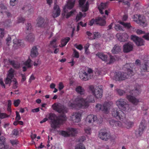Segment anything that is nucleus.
<instances>
[{
    "label": "nucleus",
    "mask_w": 149,
    "mask_h": 149,
    "mask_svg": "<svg viewBox=\"0 0 149 149\" xmlns=\"http://www.w3.org/2000/svg\"><path fill=\"white\" fill-rule=\"evenodd\" d=\"M112 116L117 119L120 120H123L125 118V113L120 110L117 109H113L111 111Z\"/></svg>",
    "instance_id": "obj_4"
},
{
    "label": "nucleus",
    "mask_w": 149,
    "mask_h": 149,
    "mask_svg": "<svg viewBox=\"0 0 149 149\" xmlns=\"http://www.w3.org/2000/svg\"><path fill=\"white\" fill-rule=\"evenodd\" d=\"M134 64L131 63H127L124 65L123 69L127 72V74L130 76L134 75L133 71V66Z\"/></svg>",
    "instance_id": "obj_9"
},
{
    "label": "nucleus",
    "mask_w": 149,
    "mask_h": 149,
    "mask_svg": "<svg viewBox=\"0 0 149 149\" xmlns=\"http://www.w3.org/2000/svg\"><path fill=\"white\" fill-rule=\"evenodd\" d=\"M95 23L96 24H98L101 26L105 25L106 22L105 19L103 18L98 17L95 19Z\"/></svg>",
    "instance_id": "obj_18"
},
{
    "label": "nucleus",
    "mask_w": 149,
    "mask_h": 149,
    "mask_svg": "<svg viewBox=\"0 0 149 149\" xmlns=\"http://www.w3.org/2000/svg\"><path fill=\"white\" fill-rule=\"evenodd\" d=\"M74 1H70L67 5V8L69 9H72L74 6Z\"/></svg>",
    "instance_id": "obj_39"
},
{
    "label": "nucleus",
    "mask_w": 149,
    "mask_h": 149,
    "mask_svg": "<svg viewBox=\"0 0 149 149\" xmlns=\"http://www.w3.org/2000/svg\"><path fill=\"white\" fill-rule=\"evenodd\" d=\"M25 19L24 18L22 17H19L17 21V23H19L21 22L24 23Z\"/></svg>",
    "instance_id": "obj_47"
},
{
    "label": "nucleus",
    "mask_w": 149,
    "mask_h": 149,
    "mask_svg": "<svg viewBox=\"0 0 149 149\" xmlns=\"http://www.w3.org/2000/svg\"><path fill=\"white\" fill-rule=\"evenodd\" d=\"M18 2V0H10V4L12 6H15Z\"/></svg>",
    "instance_id": "obj_44"
},
{
    "label": "nucleus",
    "mask_w": 149,
    "mask_h": 149,
    "mask_svg": "<svg viewBox=\"0 0 149 149\" xmlns=\"http://www.w3.org/2000/svg\"><path fill=\"white\" fill-rule=\"evenodd\" d=\"M92 77V76H91L90 75L88 76V73L86 72H84L83 74L80 76V78L82 80L86 81L89 80V79H91Z\"/></svg>",
    "instance_id": "obj_26"
},
{
    "label": "nucleus",
    "mask_w": 149,
    "mask_h": 149,
    "mask_svg": "<svg viewBox=\"0 0 149 149\" xmlns=\"http://www.w3.org/2000/svg\"><path fill=\"white\" fill-rule=\"evenodd\" d=\"M123 122V123L125 124V127L127 128H129L132 127L133 125V123L129 120H126L125 119V118L123 120H121Z\"/></svg>",
    "instance_id": "obj_28"
},
{
    "label": "nucleus",
    "mask_w": 149,
    "mask_h": 149,
    "mask_svg": "<svg viewBox=\"0 0 149 149\" xmlns=\"http://www.w3.org/2000/svg\"><path fill=\"white\" fill-rule=\"evenodd\" d=\"M109 2H107L106 3H101L100 6L98 7V8H100L102 9H105L107 7Z\"/></svg>",
    "instance_id": "obj_37"
},
{
    "label": "nucleus",
    "mask_w": 149,
    "mask_h": 149,
    "mask_svg": "<svg viewBox=\"0 0 149 149\" xmlns=\"http://www.w3.org/2000/svg\"><path fill=\"white\" fill-rule=\"evenodd\" d=\"M0 30L1 32V34L0 38H1L2 39L4 36V29L3 28H0Z\"/></svg>",
    "instance_id": "obj_52"
},
{
    "label": "nucleus",
    "mask_w": 149,
    "mask_h": 149,
    "mask_svg": "<svg viewBox=\"0 0 149 149\" xmlns=\"http://www.w3.org/2000/svg\"><path fill=\"white\" fill-rule=\"evenodd\" d=\"M115 61V59L114 57L111 56H110V60L109 62V64H111L114 62Z\"/></svg>",
    "instance_id": "obj_62"
},
{
    "label": "nucleus",
    "mask_w": 149,
    "mask_h": 149,
    "mask_svg": "<svg viewBox=\"0 0 149 149\" xmlns=\"http://www.w3.org/2000/svg\"><path fill=\"white\" fill-rule=\"evenodd\" d=\"M6 44L8 46L10 45V43L11 42V38L10 37H8L6 39Z\"/></svg>",
    "instance_id": "obj_54"
},
{
    "label": "nucleus",
    "mask_w": 149,
    "mask_h": 149,
    "mask_svg": "<svg viewBox=\"0 0 149 149\" xmlns=\"http://www.w3.org/2000/svg\"><path fill=\"white\" fill-rule=\"evenodd\" d=\"M133 49V44L129 42L125 43L123 46V51L124 53H128L132 51Z\"/></svg>",
    "instance_id": "obj_12"
},
{
    "label": "nucleus",
    "mask_w": 149,
    "mask_h": 149,
    "mask_svg": "<svg viewBox=\"0 0 149 149\" xmlns=\"http://www.w3.org/2000/svg\"><path fill=\"white\" fill-rule=\"evenodd\" d=\"M94 36L93 39H95L97 38H98L100 36V33L98 32H95L94 33Z\"/></svg>",
    "instance_id": "obj_58"
},
{
    "label": "nucleus",
    "mask_w": 149,
    "mask_h": 149,
    "mask_svg": "<svg viewBox=\"0 0 149 149\" xmlns=\"http://www.w3.org/2000/svg\"><path fill=\"white\" fill-rule=\"evenodd\" d=\"M99 137L101 139L106 141L109 139V136L107 132L101 130L99 132Z\"/></svg>",
    "instance_id": "obj_17"
},
{
    "label": "nucleus",
    "mask_w": 149,
    "mask_h": 149,
    "mask_svg": "<svg viewBox=\"0 0 149 149\" xmlns=\"http://www.w3.org/2000/svg\"><path fill=\"white\" fill-rule=\"evenodd\" d=\"M70 40V38L69 37H67L63 40L61 41V47H63Z\"/></svg>",
    "instance_id": "obj_36"
},
{
    "label": "nucleus",
    "mask_w": 149,
    "mask_h": 149,
    "mask_svg": "<svg viewBox=\"0 0 149 149\" xmlns=\"http://www.w3.org/2000/svg\"><path fill=\"white\" fill-rule=\"evenodd\" d=\"M75 149H86L85 146L82 143H79L78 145H77Z\"/></svg>",
    "instance_id": "obj_41"
},
{
    "label": "nucleus",
    "mask_w": 149,
    "mask_h": 149,
    "mask_svg": "<svg viewBox=\"0 0 149 149\" xmlns=\"http://www.w3.org/2000/svg\"><path fill=\"white\" fill-rule=\"evenodd\" d=\"M109 104L108 103H104L102 106V110L105 113H107L109 112Z\"/></svg>",
    "instance_id": "obj_29"
},
{
    "label": "nucleus",
    "mask_w": 149,
    "mask_h": 149,
    "mask_svg": "<svg viewBox=\"0 0 149 149\" xmlns=\"http://www.w3.org/2000/svg\"><path fill=\"white\" fill-rule=\"evenodd\" d=\"M81 115L79 113H75V114L72 115L71 117L72 121L74 123H78L80 121Z\"/></svg>",
    "instance_id": "obj_24"
},
{
    "label": "nucleus",
    "mask_w": 149,
    "mask_h": 149,
    "mask_svg": "<svg viewBox=\"0 0 149 149\" xmlns=\"http://www.w3.org/2000/svg\"><path fill=\"white\" fill-rule=\"evenodd\" d=\"M52 107L54 110L61 113L57 117L54 113H50L49 114L48 118L51 120V127L55 129L58 127L59 124L66 120V116L65 113L68 112V109L63 105L58 102L54 103L52 105Z\"/></svg>",
    "instance_id": "obj_1"
},
{
    "label": "nucleus",
    "mask_w": 149,
    "mask_h": 149,
    "mask_svg": "<svg viewBox=\"0 0 149 149\" xmlns=\"http://www.w3.org/2000/svg\"><path fill=\"white\" fill-rule=\"evenodd\" d=\"M98 88H94V86L92 85L89 87V88L93 93V94L97 98H101L102 96V91H100L98 89Z\"/></svg>",
    "instance_id": "obj_8"
},
{
    "label": "nucleus",
    "mask_w": 149,
    "mask_h": 149,
    "mask_svg": "<svg viewBox=\"0 0 149 149\" xmlns=\"http://www.w3.org/2000/svg\"><path fill=\"white\" fill-rule=\"evenodd\" d=\"M74 56L76 58H78L79 57V55L78 52L75 49L74 50Z\"/></svg>",
    "instance_id": "obj_64"
},
{
    "label": "nucleus",
    "mask_w": 149,
    "mask_h": 149,
    "mask_svg": "<svg viewBox=\"0 0 149 149\" xmlns=\"http://www.w3.org/2000/svg\"><path fill=\"white\" fill-rule=\"evenodd\" d=\"M138 23L143 27L146 26L147 25V23L144 17H141L139 16Z\"/></svg>",
    "instance_id": "obj_20"
},
{
    "label": "nucleus",
    "mask_w": 149,
    "mask_h": 149,
    "mask_svg": "<svg viewBox=\"0 0 149 149\" xmlns=\"http://www.w3.org/2000/svg\"><path fill=\"white\" fill-rule=\"evenodd\" d=\"M114 28L117 31L121 30L123 31H124V30L122 28V26L118 24H115Z\"/></svg>",
    "instance_id": "obj_45"
},
{
    "label": "nucleus",
    "mask_w": 149,
    "mask_h": 149,
    "mask_svg": "<svg viewBox=\"0 0 149 149\" xmlns=\"http://www.w3.org/2000/svg\"><path fill=\"white\" fill-rule=\"evenodd\" d=\"M9 62L11 65H12L13 68L15 69H18L19 67V64L16 62L14 61H11L9 60Z\"/></svg>",
    "instance_id": "obj_34"
},
{
    "label": "nucleus",
    "mask_w": 149,
    "mask_h": 149,
    "mask_svg": "<svg viewBox=\"0 0 149 149\" xmlns=\"http://www.w3.org/2000/svg\"><path fill=\"white\" fill-rule=\"evenodd\" d=\"M78 133L77 130L72 128H69L68 129V131H62L61 132V134L65 137L75 136Z\"/></svg>",
    "instance_id": "obj_5"
},
{
    "label": "nucleus",
    "mask_w": 149,
    "mask_h": 149,
    "mask_svg": "<svg viewBox=\"0 0 149 149\" xmlns=\"http://www.w3.org/2000/svg\"><path fill=\"white\" fill-rule=\"evenodd\" d=\"M4 13L6 15L8 18H10L12 17V15L10 12L8 11H5Z\"/></svg>",
    "instance_id": "obj_60"
},
{
    "label": "nucleus",
    "mask_w": 149,
    "mask_h": 149,
    "mask_svg": "<svg viewBox=\"0 0 149 149\" xmlns=\"http://www.w3.org/2000/svg\"><path fill=\"white\" fill-rule=\"evenodd\" d=\"M15 112L16 113V117L15 118V120L16 121H19L21 119L20 115L18 111H16Z\"/></svg>",
    "instance_id": "obj_50"
},
{
    "label": "nucleus",
    "mask_w": 149,
    "mask_h": 149,
    "mask_svg": "<svg viewBox=\"0 0 149 149\" xmlns=\"http://www.w3.org/2000/svg\"><path fill=\"white\" fill-rule=\"evenodd\" d=\"M74 46L77 49L80 50H81L83 49V47L81 45H78L77 44H75Z\"/></svg>",
    "instance_id": "obj_63"
},
{
    "label": "nucleus",
    "mask_w": 149,
    "mask_h": 149,
    "mask_svg": "<svg viewBox=\"0 0 149 149\" xmlns=\"http://www.w3.org/2000/svg\"><path fill=\"white\" fill-rule=\"evenodd\" d=\"M117 36L118 40L121 42H124L126 41L128 38V36L126 33H123L121 36L117 35Z\"/></svg>",
    "instance_id": "obj_19"
},
{
    "label": "nucleus",
    "mask_w": 149,
    "mask_h": 149,
    "mask_svg": "<svg viewBox=\"0 0 149 149\" xmlns=\"http://www.w3.org/2000/svg\"><path fill=\"white\" fill-rule=\"evenodd\" d=\"M97 120V117L93 115H88L86 118V121L89 123H92Z\"/></svg>",
    "instance_id": "obj_22"
},
{
    "label": "nucleus",
    "mask_w": 149,
    "mask_h": 149,
    "mask_svg": "<svg viewBox=\"0 0 149 149\" xmlns=\"http://www.w3.org/2000/svg\"><path fill=\"white\" fill-rule=\"evenodd\" d=\"M31 60L29 58L24 63V64L28 68H29L31 67V65L30 64Z\"/></svg>",
    "instance_id": "obj_38"
},
{
    "label": "nucleus",
    "mask_w": 149,
    "mask_h": 149,
    "mask_svg": "<svg viewBox=\"0 0 149 149\" xmlns=\"http://www.w3.org/2000/svg\"><path fill=\"white\" fill-rule=\"evenodd\" d=\"M118 22L120 24L123 25L125 28H127V29H130L132 27L130 23H125L121 21H119Z\"/></svg>",
    "instance_id": "obj_35"
},
{
    "label": "nucleus",
    "mask_w": 149,
    "mask_h": 149,
    "mask_svg": "<svg viewBox=\"0 0 149 149\" xmlns=\"http://www.w3.org/2000/svg\"><path fill=\"white\" fill-rule=\"evenodd\" d=\"M83 16V15L82 13L80 12L79 14L77 15L76 18V19L77 20V22Z\"/></svg>",
    "instance_id": "obj_46"
},
{
    "label": "nucleus",
    "mask_w": 149,
    "mask_h": 149,
    "mask_svg": "<svg viewBox=\"0 0 149 149\" xmlns=\"http://www.w3.org/2000/svg\"><path fill=\"white\" fill-rule=\"evenodd\" d=\"M131 39L138 46H141L144 45L143 40V39L135 35H132Z\"/></svg>",
    "instance_id": "obj_13"
},
{
    "label": "nucleus",
    "mask_w": 149,
    "mask_h": 149,
    "mask_svg": "<svg viewBox=\"0 0 149 149\" xmlns=\"http://www.w3.org/2000/svg\"><path fill=\"white\" fill-rule=\"evenodd\" d=\"M8 117H9V116H7L6 113L0 112V118H1L3 119Z\"/></svg>",
    "instance_id": "obj_56"
},
{
    "label": "nucleus",
    "mask_w": 149,
    "mask_h": 149,
    "mask_svg": "<svg viewBox=\"0 0 149 149\" xmlns=\"http://www.w3.org/2000/svg\"><path fill=\"white\" fill-rule=\"evenodd\" d=\"M11 23L10 19H8L5 21L4 25L7 27H9L11 26Z\"/></svg>",
    "instance_id": "obj_42"
},
{
    "label": "nucleus",
    "mask_w": 149,
    "mask_h": 149,
    "mask_svg": "<svg viewBox=\"0 0 149 149\" xmlns=\"http://www.w3.org/2000/svg\"><path fill=\"white\" fill-rule=\"evenodd\" d=\"M5 83L6 84H9V86L10 85L12 81L11 79L9 78L8 77H6L4 80Z\"/></svg>",
    "instance_id": "obj_48"
},
{
    "label": "nucleus",
    "mask_w": 149,
    "mask_h": 149,
    "mask_svg": "<svg viewBox=\"0 0 149 149\" xmlns=\"http://www.w3.org/2000/svg\"><path fill=\"white\" fill-rule=\"evenodd\" d=\"M118 94L120 96L123 95L125 93L127 94V93H126L123 90L120 89H117L116 90Z\"/></svg>",
    "instance_id": "obj_40"
},
{
    "label": "nucleus",
    "mask_w": 149,
    "mask_h": 149,
    "mask_svg": "<svg viewBox=\"0 0 149 149\" xmlns=\"http://www.w3.org/2000/svg\"><path fill=\"white\" fill-rule=\"evenodd\" d=\"M5 138L3 136H1L0 138V149H7L8 148L7 145H5L4 142Z\"/></svg>",
    "instance_id": "obj_21"
},
{
    "label": "nucleus",
    "mask_w": 149,
    "mask_h": 149,
    "mask_svg": "<svg viewBox=\"0 0 149 149\" xmlns=\"http://www.w3.org/2000/svg\"><path fill=\"white\" fill-rule=\"evenodd\" d=\"M10 143L12 144V145L14 146L15 145H16L17 144H18V141L17 140H10Z\"/></svg>",
    "instance_id": "obj_61"
},
{
    "label": "nucleus",
    "mask_w": 149,
    "mask_h": 149,
    "mask_svg": "<svg viewBox=\"0 0 149 149\" xmlns=\"http://www.w3.org/2000/svg\"><path fill=\"white\" fill-rule=\"evenodd\" d=\"M21 40H17L16 38H15L13 40V43L14 44L13 46L14 47L16 48L17 47H19L20 46H21Z\"/></svg>",
    "instance_id": "obj_33"
},
{
    "label": "nucleus",
    "mask_w": 149,
    "mask_h": 149,
    "mask_svg": "<svg viewBox=\"0 0 149 149\" xmlns=\"http://www.w3.org/2000/svg\"><path fill=\"white\" fill-rule=\"evenodd\" d=\"M86 0H79V6L81 8L82 11L84 12L86 11L88 9V2H86V4L84 5Z\"/></svg>",
    "instance_id": "obj_14"
},
{
    "label": "nucleus",
    "mask_w": 149,
    "mask_h": 149,
    "mask_svg": "<svg viewBox=\"0 0 149 149\" xmlns=\"http://www.w3.org/2000/svg\"><path fill=\"white\" fill-rule=\"evenodd\" d=\"M116 104L119 109L123 111L126 110L127 103L124 99H118L116 102Z\"/></svg>",
    "instance_id": "obj_11"
},
{
    "label": "nucleus",
    "mask_w": 149,
    "mask_h": 149,
    "mask_svg": "<svg viewBox=\"0 0 149 149\" xmlns=\"http://www.w3.org/2000/svg\"><path fill=\"white\" fill-rule=\"evenodd\" d=\"M61 10L58 5L55 4L54 7L52 16L54 18L58 17L60 14Z\"/></svg>",
    "instance_id": "obj_16"
},
{
    "label": "nucleus",
    "mask_w": 149,
    "mask_h": 149,
    "mask_svg": "<svg viewBox=\"0 0 149 149\" xmlns=\"http://www.w3.org/2000/svg\"><path fill=\"white\" fill-rule=\"evenodd\" d=\"M37 25L38 27L45 28L46 26L48 23L47 19H45L41 17H39L38 18Z\"/></svg>",
    "instance_id": "obj_10"
},
{
    "label": "nucleus",
    "mask_w": 149,
    "mask_h": 149,
    "mask_svg": "<svg viewBox=\"0 0 149 149\" xmlns=\"http://www.w3.org/2000/svg\"><path fill=\"white\" fill-rule=\"evenodd\" d=\"M20 102V101L19 99H17V100H14V104L15 106L16 107H17L19 104Z\"/></svg>",
    "instance_id": "obj_55"
},
{
    "label": "nucleus",
    "mask_w": 149,
    "mask_h": 149,
    "mask_svg": "<svg viewBox=\"0 0 149 149\" xmlns=\"http://www.w3.org/2000/svg\"><path fill=\"white\" fill-rule=\"evenodd\" d=\"M129 77L126 72H118L116 73L114 79L116 81L123 80L128 78Z\"/></svg>",
    "instance_id": "obj_6"
},
{
    "label": "nucleus",
    "mask_w": 149,
    "mask_h": 149,
    "mask_svg": "<svg viewBox=\"0 0 149 149\" xmlns=\"http://www.w3.org/2000/svg\"><path fill=\"white\" fill-rule=\"evenodd\" d=\"M26 39L29 42H33L34 40V35L32 33L29 34L26 36Z\"/></svg>",
    "instance_id": "obj_32"
},
{
    "label": "nucleus",
    "mask_w": 149,
    "mask_h": 149,
    "mask_svg": "<svg viewBox=\"0 0 149 149\" xmlns=\"http://www.w3.org/2000/svg\"><path fill=\"white\" fill-rule=\"evenodd\" d=\"M13 81L14 82V84L13 85V88L14 89H16L17 87L18 83L15 79H14Z\"/></svg>",
    "instance_id": "obj_51"
},
{
    "label": "nucleus",
    "mask_w": 149,
    "mask_h": 149,
    "mask_svg": "<svg viewBox=\"0 0 149 149\" xmlns=\"http://www.w3.org/2000/svg\"><path fill=\"white\" fill-rule=\"evenodd\" d=\"M89 44L88 43H87L86 46H84V48L85 49V52L86 54H88L89 53V52L88 51V48L89 46Z\"/></svg>",
    "instance_id": "obj_53"
},
{
    "label": "nucleus",
    "mask_w": 149,
    "mask_h": 149,
    "mask_svg": "<svg viewBox=\"0 0 149 149\" xmlns=\"http://www.w3.org/2000/svg\"><path fill=\"white\" fill-rule=\"evenodd\" d=\"M75 91L77 93L81 95H84L86 93L85 89L81 86H77L75 88Z\"/></svg>",
    "instance_id": "obj_23"
},
{
    "label": "nucleus",
    "mask_w": 149,
    "mask_h": 149,
    "mask_svg": "<svg viewBox=\"0 0 149 149\" xmlns=\"http://www.w3.org/2000/svg\"><path fill=\"white\" fill-rule=\"evenodd\" d=\"M135 64L137 65H141L140 67L141 72H149V61H147L141 65L140 61L137 59L135 61Z\"/></svg>",
    "instance_id": "obj_7"
},
{
    "label": "nucleus",
    "mask_w": 149,
    "mask_h": 149,
    "mask_svg": "<svg viewBox=\"0 0 149 149\" xmlns=\"http://www.w3.org/2000/svg\"><path fill=\"white\" fill-rule=\"evenodd\" d=\"M96 55L102 61H104L105 62L107 61V55H104L102 53H98Z\"/></svg>",
    "instance_id": "obj_31"
},
{
    "label": "nucleus",
    "mask_w": 149,
    "mask_h": 149,
    "mask_svg": "<svg viewBox=\"0 0 149 149\" xmlns=\"http://www.w3.org/2000/svg\"><path fill=\"white\" fill-rule=\"evenodd\" d=\"M84 130L85 133L87 134H90L91 132V129L89 127L85 128Z\"/></svg>",
    "instance_id": "obj_57"
},
{
    "label": "nucleus",
    "mask_w": 149,
    "mask_h": 149,
    "mask_svg": "<svg viewBox=\"0 0 149 149\" xmlns=\"http://www.w3.org/2000/svg\"><path fill=\"white\" fill-rule=\"evenodd\" d=\"M75 11V10L71 11L69 13L67 14L66 18H68Z\"/></svg>",
    "instance_id": "obj_59"
},
{
    "label": "nucleus",
    "mask_w": 149,
    "mask_h": 149,
    "mask_svg": "<svg viewBox=\"0 0 149 149\" xmlns=\"http://www.w3.org/2000/svg\"><path fill=\"white\" fill-rule=\"evenodd\" d=\"M19 131L17 129H14L12 132V134L13 135L15 136H17L18 135Z\"/></svg>",
    "instance_id": "obj_49"
},
{
    "label": "nucleus",
    "mask_w": 149,
    "mask_h": 149,
    "mask_svg": "<svg viewBox=\"0 0 149 149\" xmlns=\"http://www.w3.org/2000/svg\"><path fill=\"white\" fill-rule=\"evenodd\" d=\"M56 40V39H55L50 42V45L51 46H52V47L53 48H55L57 47V46L55 44V42Z\"/></svg>",
    "instance_id": "obj_43"
},
{
    "label": "nucleus",
    "mask_w": 149,
    "mask_h": 149,
    "mask_svg": "<svg viewBox=\"0 0 149 149\" xmlns=\"http://www.w3.org/2000/svg\"><path fill=\"white\" fill-rule=\"evenodd\" d=\"M85 102V100L82 98L78 97L75 99L74 104L70 103L69 105L72 108H73L75 104L79 108H86L88 107V104Z\"/></svg>",
    "instance_id": "obj_3"
},
{
    "label": "nucleus",
    "mask_w": 149,
    "mask_h": 149,
    "mask_svg": "<svg viewBox=\"0 0 149 149\" xmlns=\"http://www.w3.org/2000/svg\"><path fill=\"white\" fill-rule=\"evenodd\" d=\"M141 92V90L136 88L134 90L129 92L126 94V98L130 102L135 105L138 104L139 102V100L134 96L138 95Z\"/></svg>",
    "instance_id": "obj_2"
},
{
    "label": "nucleus",
    "mask_w": 149,
    "mask_h": 149,
    "mask_svg": "<svg viewBox=\"0 0 149 149\" xmlns=\"http://www.w3.org/2000/svg\"><path fill=\"white\" fill-rule=\"evenodd\" d=\"M145 128V124L143 122H141L138 130L135 131V133L137 137L140 136L142 134Z\"/></svg>",
    "instance_id": "obj_15"
},
{
    "label": "nucleus",
    "mask_w": 149,
    "mask_h": 149,
    "mask_svg": "<svg viewBox=\"0 0 149 149\" xmlns=\"http://www.w3.org/2000/svg\"><path fill=\"white\" fill-rule=\"evenodd\" d=\"M85 100L86 103L88 104V107L89 106L88 103L90 102H94V97L93 95L88 96Z\"/></svg>",
    "instance_id": "obj_30"
},
{
    "label": "nucleus",
    "mask_w": 149,
    "mask_h": 149,
    "mask_svg": "<svg viewBox=\"0 0 149 149\" xmlns=\"http://www.w3.org/2000/svg\"><path fill=\"white\" fill-rule=\"evenodd\" d=\"M121 47L116 45H115L111 51L113 54H117L120 52L121 50Z\"/></svg>",
    "instance_id": "obj_27"
},
{
    "label": "nucleus",
    "mask_w": 149,
    "mask_h": 149,
    "mask_svg": "<svg viewBox=\"0 0 149 149\" xmlns=\"http://www.w3.org/2000/svg\"><path fill=\"white\" fill-rule=\"evenodd\" d=\"M37 48L35 46L32 47L31 52V57L34 58L37 56L38 55Z\"/></svg>",
    "instance_id": "obj_25"
}]
</instances>
